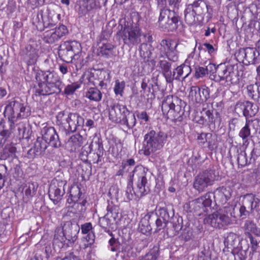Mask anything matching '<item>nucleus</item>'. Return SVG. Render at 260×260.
I'll return each instance as SVG.
<instances>
[{
  "label": "nucleus",
  "instance_id": "obj_53",
  "mask_svg": "<svg viewBox=\"0 0 260 260\" xmlns=\"http://www.w3.org/2000/svg\"><path fill=\"white\" fill-rule=\"evenodd\" d=\"M80 84L78 82H74L71 84L68 85L64 89V93L67 95L73 94L75 91L80 88Z\"/></svg>",
  "mask_w": 260,
  "mask_h": 260
},
{
  "label": "nucleus",
  "instance_id": "obj_16",
  "mask_svg": "<svg viewBox=\"0 0 260 260\" xmlns=\"http://www.w3.org/2000/svg\"><path fill=\"white\" fill-rule=\"evenodd\" d=\"M68 33L66 26L61 24L54 28L46 30L43 34L42 39L48 44H53L59 41Z\"/></svg>",
  "mask_w": 260,
  "mask_h": 260
},
{
  "label": "nucleus",
  "instance_id": "obj_3",
  "mask_svg": "<svg viewBox=\"0 0 260 260\" xmlns=\"http://www.w3.org/2000/svg\"><path fill=\"white\" fill-rule=\"evenodd\" d=\"M189 107L186 103L177 96L169 95L162 102L161 110L168 119L175 122L182 121L188 115Z\"/></svg>",
  "mask_w": 260,
  "mask_h": 260
},
{
  "label": "nucleus",
  "instance_id": "obj_39",
  "mask_svg": "<svg viewBox=\"0 0 260 260\" xmlns=\"http://www.w3.org/2000/svg\"><path fill=\"white\" fill-rule=\"evenodd\" d=\"M23 52L25 54V58L29 59V62L33 63L36 61L37 57V51L31 45H26Z\"/></svg>",
  "mask_w": 260,
  "mask_h": 260
},
{
  "label": "nucleus",
  "instance_id": "obj_43",
  "mask_svg": "<svg viewBox=\"0 0 260 260\" xmlns=\"http://www.w3.org/2000/svg\"><path fill=\"white\" fill-rule=\"evenodd\" d=\"M158 67L165 77L171 70V63L165 59L160 60L158 63Z\"/></svg>",
  "mask_w": 260,
  "mask_h": 260
},
{
  "label": "nucleus",
  "instance_id": "obj_46",
  "mask_svg": "<svg viewBox=\"0 0 260 260\" xmlns=\"http://www.w3.org/2000/svg\"><path fill=\"white\" fill-rule=\"evenodd\" d=\"M195 13L193 11V10H190V9H186L184 11V17H185V20L186 22L190 25H191L193 24H195L196 23V16Z\"/></svg>",
  "mask_w": 260,
  "mask_h": 260
},
{
  "label": "nucleus",
  "instance_id": "obj_60",
  "mask_svg": "<svg viewBox=\"0 0 260 260\" xmlns=\"http://www.w3.org/2000/svg\"><path fill=\"white\" fill-rule=\"evenodd\" d=\"M93 227L91 222H86L81 225V233L87 234L92 231Z\"/></svg>",
  "mask_w": 260,
  "mask_h": 260
},
{
  "label": "nucleus",
  "instance_id": "obj_27",
  "mask_svg": "<svg viewBox=\"0 0 260 260\" xmlns=\"http://www.w3.org/2000/svg\"><path fill=\"white\" fill-rule=\"evenodd\" d=\"M239 241V237L237 234L233 232L228 233L224 240V244L226 251L230 252L237 248Z\"/></svg>",
  "mask_w": 260,
  "mask_h": 260
},
{
  "label": "nucleus",
  "instance_id": "obj_19",
  "mask_svg": "<svg viewBox=\"0 0 260 260\" xmlns=\"http://www.w3.org/2000/svg\"><path fill=\"white\" fill-rule=\"evenodd\" d=\"M80 229L78 227L77 230L73 229V224L71 221L66 222L62 227L63 237L60 240L63 245L67 244V246L73 245L77 240L78 234Z\"/></svg>",
  "mask_w": 260,
  "mask_h": 260
},
{
  "label": "nucleus",
  "instance_id": "obj_49",
  "mask_svg": "<svg viewBox=\"0 0 260 260\" xmlns=\"http://www.w3.org/2000/svg\"><path fill=\"white\" fill-rule=\"evenodd\" d=\"M150 85H151V92H149L150 93V98L151 99H154L155 97V93L159 89L157 82V78L156 77H153L151 78Z\"/></svg>",
  "mask_w": 260,
  "mask_h": 260
},
{
  "label": "nucleus",
  "instance_id": "obj_34",
  "mask_svg": "<svg viewBox=\"0 0 260 260\" xmlns=\"http://www.w3.org/2000/svg\"><path fill=\"white\" fill-rule=\"evenodd\" d=\"M102 96V93L96 87H90L85 93L86 98L96 102L101 101Z\"/></svg>",
  "mask_w": 260,
  "mask_h": 260
},
{
  "label": "nucleus",
  "instance_id": "obj_17",
  "mask_svg": "<svg viewBox=\"0 0 260 260\" xmlns=\"http://www.w3.org/2000/svg\"><path fill=\"white\" fill-rule=\"evenodd\" d=\"M259 53L255 48H240L237 56L245 65L254 64L259 62Z\"/></svg>",
  "mask_w": 260,
  "mask_h": 260
},
{
  "label": "nucleus",
  "instance_id": "obj_4",
  "mask_svg": "<svg viewBox=\"0 0 260 260\" xmlns=\"http://www.w3.org/2000/svg\"><path fill=\"white\" fill-rule=\"evenodd\" d=\"M119 210V207L112 202L108 204L106 214L99 218L98 222L99 225L105 232L109 233L110 230H116L121 225L122 216Z\"/></svg>",
  "mask_w": 260,
  "mask_h": 260
},
{
  "label": "nucleus",
  "instance_id": "obj_18",
  "mask_svg": "<svg viewBox=\"0 0 260 260\" xmlns=\"http://www.w3.org/2000/svg\"><path fill=\"white\" fill-rule=\"evenodd\" d=\"M204 222L212 226L221 229L230 223V218L227 214L223 213L220 209L209 215L204 219Z\"/></svg>",
  "mask_w": 260,
  "mask_h": 260
},
{
  "label": "nucleus",
  "instance_id": "obj_21",
  "mask_svg": "<svg viewBox=\"0 0 260 260\" xmlns=\"http://www.w3.org/2000/svg\"><path fill=\"white\" fill-rule=\"evenodd\" d=\"M232 190L229 187L220 186L213 192L214 201L218 206L225 205L232 196Z\"/></svg>",
  "mask_w": 260,
  "mask_h": 260
},
{
  "label": "nucleus",
  "instance_id": "obj_48",
  "mask_svg": "<svg viewBox=\"0 0 260 260\" xmlns=\"http://www.w3.org/2000/svg\"><path fill=\"white\" fill-rule=\"evenodd\" d=\"M234 256V260H245L247 257V251L238 248L231 251Z\"/></svg>",
  "mask_w": 260,
  "mask_h": 260
},
{
  "label": "nucleus",
  "instance_id": "obj_32",
  "mask_svg": "<svg viewBox=\"0 0 260 260\" xmlns=\"http://www.w3.org/2000/svg\"><path fill=\"white\" fill-rule=\"evenodd\" d=\"M248 96L258 103L260 93V83L256 82L247 86Z\"/></svg>",
  "mask_w": 260,
  "mask_h": 260
},
{
  "label": "nucleus",
  "instance_id": "obj_40",
  "mask_svg": "<svg viewBox=\"0 0 260 260\" xmlns=\"http://www.w3.org/2000/svg\"><path fill=\"white\" fill-rule=\"evenodd\" d=\"M247 101H238L235 106V112L239 116H244L247 120Z\"/></svg>",
  "mask_w": 260,
  "mask_h": 260
},
{
  "label": "nucleus",
  "instance_id": "obj_47",
  "mask_svg": "<svg viewBox=\"0 0 260 260\" xmlns=\"http://www.w3.org/2000/svg\"><path fill=\"white\" fill-rule=\"evenodd\" d=\"M245 230L247 232V236L250 233L258 235V230L256 224L251 220H246L244 224Z\"/></svg>",
  "mask_w": 260,
  "mask_h": 260
},
{
  "label": "nucleus",
  "instance_id": "obj_24",
  "mask_svg": "<svg viewBox=\"0 0 260 260\" xmlns=\"http://www.w3.org/2000/svg\"><path fill=\"white\" fill-rule=\"evenodd\" d=\"M82 151L80 154V157L83 160H86L88 159L90 161H92L93 164H98L101 162L103 159L104 154L103 147L99 145L98 148L95 150V152H90L88 153L87 151Z\"/></svg>",
  "mask_w": 260,
  "mask_h": 260
},
{
  "label": "nucleus",
  "instance_id": "obj_12",
  "mask_svg": "<svg viewBox=\"0 0 260 260\" xmlns=\"http://www.w3.org/2000/svg\"><path fill=\"white\" fill-rule=\"evenodd\" d=\"M216 180L214 171L205 170L200 173L195 178L193 186L199 192H203L206 188L212 185Z\"/></svg>",
  "mask_w": 260,
  "mask_h": 260
},
{
  "label": "nucleus",
  "instance_id": "obj_51",
  "mask_svg": "<svg viewBox=\"0 0 260 260\" xmlns=\"http://www.w3.org/2000/svg\"><path fill=\"white\" fill-rule=\"evenodd\" d=\"M166 82L168 83H172L174 80L180 81L181 79L179 75L177 74L175 69L172 72L171 70L165 77Z\"/></svg>",
  "mask_w": 260,
  "mask_h": 260
},
{
  "label": "nucleus",
  "instance_id": "obj_42",
  "mask_svg": "<svg viewBox=\"0 0 260 260\" xmlns=\"http://www.w3.org/2000/svg\"><path fill=\"white\" fill-rule=\"evenodd\" d=\"M175 70L177 72V74L179 75L180 78H181L183 79L187 78L191 72L190 67L185 64H181L175 68Z\"/></svg>",
  "mask_w": 260,
  "mask_h": 260
},
{
  "label": "nucleus",
  "instance_id": "obj_14",
  "mask_svg": "<svg viewBox=\"0 0 260 260\" xmlns=\"http://www.w3.org/2000/svg\"><path fill=\"white\" fill-rule=\"evenodd\" d=\"M67 181L64 180L54 178L49 186L48 194L50 199L54 204H57L62 199L65 193L64 186Z\"/></svg>",
  "mask_w": 260,
  "mask_h": 260
},
{
  "label": "nucleus",
  "instance_id": "obj_37",
  "mask_svg": "<svg viewBox=\"0 0 260 260\" xmlns=\"http://www.w3.org/2000/svg\"><path fill=\"white\" fill-rule=\"evenodd\" d=\"M159 255V247L154 246L144 255L141 256L139 260H157Z\"/></svg>",
  "mask_w": 260,
  "mask_h": 260
},
{
  "label": "nucleus",
  "instance_id": "obj_57",
  "mask_svg": "<svg viewBox=\"0 0 260 260\" xmlns=\"http://www.w3.org/2000/svg\"><path fill=\"white\" fill-rule=\"evenodd\" d=\"M248 238L250 240V248L253 253L256 252L258 247V243L257 240L250 233L248 234Z\"/></svg>",
  "mask_w": 260,
  "mask_h": 260
},
{
  "label": "nucleus",
  "instance_id": "obj_5",
  "mask_svg": "<svg viewBox=\"0 0 260 260\" xmlns=\"http://www.w3.org/2000/svg\"><path fill=\"white\" fill-rule=\"evenodd\" d=\"M7 103L5 108L4 115L12 122L19 118L27 117L31 114L30 107L19 98H14L11 101H8Z\"/></svg>",
  "mask_w": 260,
  "mask_h": 260
},
{
  "label": "nucleus",
  "instance_id": "obj_9",
  "mask_svg": "<svg viewBox=\"0 0 260 260\" xmlns=\"http://www.w3.org/2000/svg\"><path fill=\"white\" fill-rule=\"evenodd\" d=\"M168 135L164 131H150L145 135L143 147L144 154L148 156L162 148Z\"/></svg>",
  "mask_w": 260,
  "mask_h": 260
},
{
  "label": "nucleus",
  "instance_id": "obj_1",
  "mask_svg": "<svg viewBox=\"0 0 260 260\" xmlns=\"http://www.w3.org/2000/svg\"><path fill=\"white\" fill-rule=\"evenodd\" d=\"M151 174L142 165L136 166L129 176L126 195L128 200H140L150 191Z\"/></svg>",
  "mask_w": 260,
  "mask_h": 260
},
{
  "label": "nucleus",
  "instance_id": "obj_63",
  "mask_svg": "<svg viewBox=\"0 0 260 260\" xmlns=\"http://www.w3.org/2000/svg\"><path fill=\"white\" fill-rule=\"evenodd\" d=\"M208 148L211 151L215 150L218 148V141L217 138L214 137V138H212L211 140H208Z\"/></svg>",
  "mask_w": 260,
  "mask_h": 260
},
{
  "label": "nucleus",
  "instance_id": "obj_20",
  "mask_svg": "<svg viewBox=\"0 0 260 260\" xmlns=\"http://www.w3.org/2000/svg\"><path fill=\"white\" fill-rule=\"evenodd\" d=\"M189 96L198 103L206 102L210 98V89L206 86H192L190 88Z\"/></svg>",
  "mask_w": 260,
  "mask_h": 260
},
{
  "label": "nucleus",
  "instance_id": "obj_64",
  "mask_svg": "<svg viewBox=\"0 0 260 260\" xmlns=\"http://www.w3.org/2000/svg\"><path fill=\"white\" fill-rule=\"evenodd\" d=\"M69 146L70 148V151L72 152H76L82 146V143H78L76 141H71L69 140L68 142Z\"/></svg>",
  "mask_w": 260,
  "mask_h": 260
},
{
  "label": "nucleus",
  "instance_id": "obj_44",
  "mask_svg": "<svg viewBox=\"0 0 260 260\" xmlns=\"http://www.w3.org/2000/svg\"><path fill=\"white\" fill-rule=\"evenodd\" d=\"M160 8V13H159V17L158 18V22L160 25L161 27H163L165 25V22L167 19V17L168 15L170 14L171 10L167 9L165 7H161Z\"/></svg>",
  "mask_w": 260,
  "mask_h": 260
},
{
  "label": "nucleus",
  "instance_id": "obj_52",
  "mask_svg": "<svg viewBox=\"0 0 260 260\" xmlns=\"http://www.w3.org/2000/svg\"><path fill=\"white\" fill-rule=\"evenodd\" d=\"M109 235L112 237L108 242L109 245L111 246L110 250L113 252L117 251L119 249V243L114 238V236L112 232H110Z\"/></svg>",
  "mask_w": 260,
  "mask_h": 260
},
{
  "label": "nucleus",
  "instance_id": "obj_13",
  "mask_svg": "<svg viewBox=\"0 0 260 260\" xmlns=\"http://www.w3.org/2000/svg\"><path fill=\"white\" fill-rule=\"evenodd\" d=\"M122 39L124 44L129 47L138 45L141 43L142 31L140 28L137 26H124L122 30Z\"/></svg>",
  "mask_w": 260,
  "mask_h": 260
},
{
  "label": "nucleus",
  "instance_id": "obj_41",
  "mask_svg": "<svg viewBox=\"0 0 260 260\" xmlns=\"http://www.w3.org/2000/svg\"><path fill=\"white\" fill-rule=\"evenodd\" d=\"M95 233L91 231L90 233H88L86 236L83 238L82 242L83 243L82 248L85 249L88 247H91L95 242Z\"/></svg>",
  "mask_w": 260,
  "mask_h": 260
},
{
  "label": "nucleus",
  "instance_id": "obj_15",
  "mask_svg": "<svg viewBox=\"0 0 260 260\" xmlns=\"http://www.w3.org/2000/svg\"><path fill=\"white\" fill-rule=\"evenodd\" d=\"M177 45V43L171 40H162L159 48L160 57H166L173 62L177 61L178 59L176 51Z\"/></svg>",
  "mask_w": 260,
  "mask_h": 260
},
{
  "label": "nucleus",
  "instance_id": "obj_62",
  "mask_svg": "<svg viewBox=\"0 0 260 260\" xmlns=\"http://www.w3.org/2000/svg\"><path fill=\"white\" fill-rule=\"evenodd\" d=\"M207 75L206 68L202 67L196 68L195 77L197 78L203 77Z\"/></svg>",
  "mask_w": 260,
  "mask_h": 260
},
{
  "label": "nucleus",
  "instance_id": "obj_59",
  "mask_svg": "<svg viewBox=\"0 0 260 260\" xmlns=\"http://www.w3.org/2000/svg\"><path fill=\"white\" fill-rule=\"evenodd\" d=\"M13 131H0V148L12 135Z\"/></svg>",
  "mask_w": 260,
  "mask_h": 260
},
{
  "label": "nucleus",
  "instance_id": "obj_58",
  "mask_svg": "<svg viewBox=\"0 0 260 260\" xmlns=\"http://www.w3.org/2000/svg\"><path fill=\"white\" fill-rule=\"evenodd\" d=\"M7 168L4 165H0V190L4 186Z\"/></svg>",
  "mask_w": 260,
  "mask_h": 260
},
{
  "label": "nucleus",
  "instance_id": "obj_36",
  "mask_svg": "<svg viewBox=\"0 0 260 260\" xmlns=\"http://www.w3.org/2000/svg\"><path fill=\"white\" fill-rule=\"evenodd\" d=\"M75 121L77 122V124H75L74 130H77L78 127L82 126L83 124L84 119L77 113H70L68 115V122L71 129H72L71 126L72 123H74Z\"/></svg>",
  "mask_w": 260,
  "mask_h": 260
},
{
  "label": "nucleus",
  "instance_id": "obj_56",
  "mask_svg": "<svg viewBox=\"0 0 260 260\" xmlns=\"http://www.w3.org/2000/svg\"><path fill=\"white\" fill-rule=\"evenodd\" d=\"M114 48V46L110 43L103 44L101 47V52L103 55L108 57L110 55L108 52L112 51Z\"/></svg>",
  "mask_w": 260,
  "mask_h": 260
},
{
  "label": "nucleus",
  "instance_id": "obj_55",
  "mask_svg": "<svg viewBox=\"0 0 260 260\" xmlns=\"http://www.w3.org/2000/svg\"><path fill=\"white\" fill-rule=\"evenodd\" d=\"M155 220L156 228L155 229V232H158L160 230L164 229L169 222H166L160 218L156 217L154 219Z\"/></svg>",
  "mask_w": 260,
  "mask_h": 260
},
{
  "label": "nucleus",
  "instance_id": "obj_38",
  "mask_svg": "<svg viewBox=\"0 0 260 260\" xmlns=\"http://www.w3.org/2000/svg\"><path fill=\"white\" fill-rule=\"evenodd\" d=\"M41 18L42 19L43 22V28H40L39 30L40 31H43L44 30V28H48V27H51L53 26H54L55 24V21L53 20V16H56L58 18V19L60 18V14H52L50 11L48 12V20H45L43 18V14L42 12L40 14ZM39 29V28H38Z\"/></svg>",
  "mask_w": 260,
  "mask_h": 260
},
{
  "label": "nucleus",
  "instance_id": "obj_50",
  "mask_svg": "<svg viewBox=\"0 0 260 260\" xmlns=\"http://www.w3.org/2000/svg\"><path fill=\"white\" fill-rule=\"evenodd\" d=\"M125 85V83L124 81H122L120 82L119 80H116L115 81V84L114 87V91L115 94L116 95L119 94L122 96Z\"/></svg>",
  "mask_w": 260,
  "mask_h": 260
},
{
  "label": "nucleus",
  "instance_id": "obj_45",
  "mask_svg": "<svg viewBox=\"0 0 260 260\" xmlns=\"http://www.w3.org/2000/svg\"><path fill=\"white\" fill-rule=\"evenodd\" d=\"M247 118L254 116L258 112V106L251 102L247 101Z\"/></svg>",
  "mask_w": 260,
  "mask_h": 260
},
{
  "label": "nucleus",
  "instance_id": "obj_8",
  "mask_svg": "<svg viewBox=\"0 0 260 260\" xmlns=\"http://www.w3.org/2000/svg\"><path fill=\"white\" fill-rule=\"evenodd\" d=\"M58 54L60 59L67 63L80 60L82 54L81 44L75 41H65L59 45Z\"/></svg>",
  "mask_w": 260,
  "mask_h": 260
},
{
  "label": "nucleus",
  "instance_id": "obj_29",
  "mask_svg": "<svg viewBox=\"0 0 260 260\" xmlns=\"http://www.w3.org/2000/svg\"><path fill=\"white\" fill-rule=\"evenodd\" d=\"M180 21L178 14L174 10L171 11L167 19L164 23L165 25L162 27L171 30L176 29L178 27V23Z\"/></svg>",
  "mask_w": 260,
  "mask_h": 260
},
{
  "label": "nucleus",
  "instance_id": "obj_11",
  "mask_svg": "<svg viewBox=\"0 0 260 260\" xmlns=\"http://www.w3.org/2000/svg\"><path fill=\"white\" fill-rule=\"evenodd\" d=\"M189 6L196 16L201 18V21H210L213 14V7L207 0H196Z\"/></svg>",
  "mask_w": 260,
  "mask_h": 260
},
{
  "label": "nucleus",
  "instance_id": "obj_22",
  "mask_svg": "<svg viewBox=\"0 0 260 260\" xmlns=\"http://www.w3.org/2000/svg\"><path fill=\"white\" fill-rule=\"evenodd\" d=\"M258 121L257 120H254L251 121H249L244 124L243 120L238 118H233L229 121V126L230 130H237L241 129V130H250V126H252L253 128L255 130H260V128L255 126H257Z\"/></svg>",
  "mask_w": 260,
  "mask_h": 260
},
{
  "label": "nucleus",
  "instance_id": "obj_54",
  "mask_svg": "<svg viewBox=\"0 0 260 260\" xmlns=\"http://www.w3.org/2000/svg\"><path fill=\"white\" fill-rule=\"evenodd\" d=\"M204 115L208 118L209 126L208 127L210 129H214L215 128L214 124V116L213 112L210 110H204Z\"/></svg>",
  "mask_w": 260,
  "mask_h": 260
},
{
  "label": "nucleus",
  "instance_id": "obj_31",
  "mask_svg": "<svg viewBox=\"0 0 260 260\" xmlns=\"http://www.w3.org/2000/svg\"><path fill=\"white\" fill-rule=\"evenodd\" d=\"M37 186L32 182L25 183L22 188V192L24 193V199H30L32 198L36 193Z\"/></svg>",
  "mask_w": 260,
  "mask_h": 260
},
{
  "label": "nucleus",
  "instance_id": "obj_26",
  "mask_svg": "<svg viewBox=\"0 0 260 260\" xmlns=\"http://www.w3.org/2000/svg\"><path fill=\"white\" fill-rule=\"evenodd\" d=\"M212 193L211 192H207L203 196L196 199L194 201L196 207H199L202 209L204 212H206L208 211V208L211 207L212 204V199L211 194Z\"/></svg>",
  "mask_w": 260,
  "mask_h": 260
},
{
  "label": "nucleus",
  "instance_id": "obj_2",
  "mask_svg": "<svg viewBox=\"0 0 260 260\" xmlns=\"http://www.w3.org/2000/svg\"><path fill=\"white\" fill-rule=\"evenodd\" d=\"M35 78L38 84L35 85L33 92L36 96L48 95L61 92L62 81L57 73L40 71L36 73Z\"/></svg>",
  "mask_w": 260,
  "mask_h": 260
},
{
  "label": "nucleus",
  "instance_id": "obj_33",
  "mask_svg": "<svg viewBox=\"0 0 260 260\" xmlns=\"http://www.w3.org/2000/svg\"><path fill=\"white\" fill-rule=\"evenodd\" d=\"M17 148L15 144L11 143L7 144L3 150L1 154V158L2 159H7L10 157H13L15 155Z\"/></svg>",
  "mask_w": 260,
  "mask_h": 260
},
{
  "label": "nucleus",
  "instance_id": "obj_7",
  "mask_svg": "<svg viewBox=\"0 0 260 260\" xmlns=\"http://www.w3.org/2000/svg\"><path fill=\"white\" fill-rule=\"evenodd\" d=\"M237 69V64L221 63L217 66L215 78L225 85L237 84L239 81Z\"/></svg>",
  "mask_w": 260,
  "mask_h": 260
},
{
  "label": "nucleus",
  "instance_id": "obj_6",
  "mask_svg": "<svg viewBox=\"0 0 260 260\" xmlns=\"http://www.w3.org/2000/svg\"><path fill=\"white\" fill-rule=\"evenodd\" d=\"M80 186L79 183H74L70 188L69 196L67 200L69 204L67 207L68 212L78 214L85 210L87 202L81 192Z\"/></svg>",
  "mask_w": 260,
  "mask_h": 260
},
{
  "label": "nucleus",
  "instance_id": "obj_30",
  "mask_svg": "<svg viewBox=\"0 0 260 260\" xmlns=\"http://www.w3.org/2000/svg\"><path fill=\"white\" fill-rule=\"evenodd\" d=\"M44 133L42 134V138L44 141L47 142V145L48 144L51 146L57 147L59 144H58V136L56 131H53L52 133H50L51 131H43Z\"/></svg>",
  "mask_w": 260,
  "mask_h": 260
},
{
  "label": "nucleus",
  "instance_id": "obj_28",
  "mask_svg": "<svg viewBox=\"0 0 260 260\" xmlns=\"http://www.w3.org/2000/svg\"><path fill=\"white\" fill-rule=\"evenodd\" d=\"M243 202L247 209L252 213L258 207L260 200L256 197L255 195L252 193H247L244 196Z\"/></svg>",
  "mask_w": 260,
  "mask_h": 260
},
{
  "label": "nucleus",
  "instance_id": "obj_25",
  "mask_svg": "<svg viewBox=\"0 0 260 260\" xmlns=\"http://www.w3.org/2000/svg\"><path fill=\"white\" fill-rule=\"evenodd\" d=\"M158 214L153 211L148 212L144 216V219L148 221V224L150 225L152 221L156 217L160 218V219L169 222L170 216L168 212V210L166 207H161L158 210Z\"/></svg>",
  "mask_w": 260,
  "mask_h": 260
},
{
  "label": "nucleus",
  "instance_id": "obj_35",
  "mask_svg": "<svg viewBox=\"0 0 260 260\" xmlns=\"http://www.w3.org/2000/svg\"><path fill=\"white\" fill-rule=\"evenodd\" d=\"M151 46H149L147 43H142L139 46L140 54L144 62L149 61L151 57Z\"/></svg>",
  "mask_w": 260,
  "mask_h": 260
},
{
  "label": "nucleus",
  "instance_id": "obj_61",
  "mask_svg": "<svg viewBox=\"0 0 260 260\" xmlns=\"http://www.w3.org/2000/svg\"><path fill=\"white\" fill-rule=\"evenodd\" d=\"M212 137V135L211 133H201L198 136V140L200 141L202 143H205V142H207L208 140Z\"/></svg>",
  "mask_w": 260,
  "mask_h": 260
},
{
  "label": "nucleus",
  "instance_id": "obj_23",
  "mask_svg": "<svg viewBox=\"0 0 260 260\" xmlns=\"http://www.w3.org/2000/svg\"><path fill=\"white\" fill-rule=\"evenodd\" d=\"M47 147V142L43 139L38 138L34 146L28 151L27 157L31 159L41 156L44 154Z\"/></svg>",
  "mask_w": 260,
  "mask_h": 260
},
{
  "label": "nucleus",
  "instance_id": "obj_10",
  "mask_svg": "<svg viewBox=\"0 0 260 260\" xmlns=\"http://www.w3.org/2000/svg\"><path fill=\"white\" fill-rule=\"evenodd\" d=\"M130 114L129 111L127 109L126 106L122 105L118 103H115L110 106L109 109V116L110 119L115 122H119L123 121L127 123V125L130 127L129 125V120L132 121V124L135 122V114L127 116Z\"/></svg>",
  "mask_w": 260,
  "mask_h": 260
}]
</instances>
